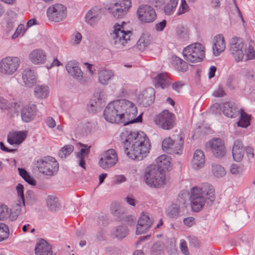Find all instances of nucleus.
<instances>
[{
  "instance_id": "7ed1b4c3",
  "label": "nucleus",
  "mask_w": 255,
  "mask_h": 255,
  "mask_svg": "<svg viewBox=\"0 0 255 255\" xmlns=\"http://www.w3.org/2000/svg\"><path fill=\"white\" fill-rule=\"evenodd\" d=\"M130 101L120 99L109 103L104 110L105 119L111 123L124 124L128 106L131 105Z\"/></svg>"
},
{
  "instance_id": "a18cd8bd",
  "label": "nucleus",
  "mask_w": 255,
  "mask_h": 255,
  "mask_svg": "<svg viewBox=\"0 0 255 255\" xmlns=\"http://www.w3.org/2000/svg\"><path fill=\"white\" fill-rule=\"evenodd\" d=\"M21 201H19V203H16L10 210V213H9L8 217L11 221H14L16 220L19 214L21 212Z\"/></svg>"
},
{
  "instance_id": "cd10ccee",
  "label": "nucleus",
  "mask_w": 255,
  "mask_h": 255,
  "mask_svg": "<svg viewBox=\"0 0 255 255\" xmlns=\"http://www.w3.org/2000/svg\"><path fill=\"white\" fill-rule=\"evenodd\" d=\"M232 155L234 159L237 162L241 161L244 157V149L242 142L239 140H236L234 142Z\"/></svg>"
},
{
  "instance_id": "f3484780",
  "label": "nucleus",
  "mask_w": 255,
  "mask_h": 255,
  "mask_svg": "<svg viewBox=\"0 0 255 255\" xmlns=\"http://www.w3.org/2000/svg\"><path fill=\"white\" fill-rule=\"evenodd\" d=\"M130 103L131 105L128 106L127 112H126L124 126L131 123L141 122L142 121L141 115L135 118L137 114L136 107L132 102H130Z\"/></svg>"
},
{
  "instance_id": "79ce46f5",
  "label": "nucleus",
  "mask_w": 255,
  "mask_h": 255,
  "mask_svg": "<svg viewBox=\"0 0 255 255\" xmlns=\"http://www.w3.org/2000/svg\"><path fill=\"white\" fill-rule=\"evenodd\" d=\"M90 150L88 148H82L79 152L76 153V156L79 160V165L84 169L86 168L85 157L88 156Z\"/></svg>"
},
{
  "instance_id": "412c9836",
  "label": "nucleus",
  "mask_w": 255,
  "mask_h": 255,
  "mask_svg": "<svg viewBox=\"0 0 255 255\" xmlns=\"http://www.w3.org/2000/svg\"><path fill=\"white\" fill-rule=\"evenodd\" d=\"M36 115V105L29 104L22 108L21 112V117L22 121L28 123L33 120Z\"/></svg>"
},
{
  "instance_id": "9d476101",
  "label": "nucleus",
  "mask_w": 255,
  "mask_h": 255,
  "mask_svg": "<svg viewBox=\"0 0 255 255\" xmlns=\"http://www.w3.org/2000/svg\"><path fill=\"white\" fill-rule=\"evenodd\" d=\"M130 0H119L109 8V12L116 18H122L127 14L130 7Z\"/></svg>"
},
{
  "instance_id": "052dcab7",
  "label": "nucleus",
  "mask_w": 255,
  "mask_h": 255,
  "mask_svg": "<svg viewBox=\"0 0 255 255\" xmlns=\"http://www.w3.org/2000/svg\"><path fill=\"white\" fill-rule=\"evenodd\" d=\"M9 108V104L8 102L2 97H0V109L2 110H5Z\"/></svg>"
},
{
  "instance_id": "e2e57ef3",
  "label": "nucleus",
  "mask_w": 255,
  "mask_h": 255,
  "mask_svg": "<svg viewBox=\"0 0 255 255\" xmlns=\"http://www.w3.org/2000/svg\"><path fill=\"white\" fill-rule=\"evenodd\" d=\"M213 95L216 97H222L225 95V92L222 88L219 87L213 92Z\"/></svg>"
},
{
  "instance_id": "393cba45",
  "label": "nucleus",
  "mask_w": 255,
  "mask_h": 255,
  "mask_svg": "<svg viewBox=\"0 0 255 255\" xmlns=\"http://www.w3.org/2000/svg\"><path fill=\"white\" fill-rule=\"evenodd\" d=\"M35 253L36 255H51V247L45 240L41 239L36 245Z\"/></svg>"
},
{
  "instance_id": "58836bf2",
  "label": "nucleus",
  "mask_w": 255,
  "mask_h": 255,
  "mask_svg": "<svg viewBox=\"0 0 255 255\" xmlns=\"http://www.w3.org/2000/svg\"><path fill=\"white\" fill-rule=\"evenodd\" d=\"M111 211L112 214L120 220L124 218L125 209L121 208L118 203L113 202L111 206Z\"/></svg>"
},
{
  "instance_id": "5701e85b",
  "label": "nucleus",
  "mask_w": 255,
  "mask_h": 255,
  "mask_svg": "<svg viewBox=\"0 0 255 255\" xmlns=\"http://www.w3.org/2000/svg\"><path fill=\"white\" fill-rule=\"evenodd\" d=\"M222 110L224 114L229 118L237 117L240 113L241 110L238 109L236 105L233 102H226L223 104Z\"/></svg>"
},
{
  "instance_id": "0eeeda50",
  "label": "nucleus",
  "mask_w": 255,
  "mask_h": 255,
  "mask_svg": "<svg viewBox=\"0 0 255 255\" xmlns=\"http://www.w3.org/2000/svg\"><path fill=\"white\" fill-rule=\"evenodd\" d=\"M35 165L40 172L50 176L56 173L59 169L57 161L51 156H45L37 160Z\"/></svg>"
},
{
  "instance_id": "423d86ee",
  "label": "nucleus",
  "mask_w": 255,
  "mask_h": 255,
  "mask_svg": "<svg viewBox=\"0 0 255 255\" xmlns=\"http://www.w3.org/2000/svg\"><path fill=\"white\" fill-rule=\"evenodd\" d=\"M182 53L184 58L189 62H199L205 57V48L201 43H195L185 47Z\"/></svg>"
},
{
  "instance_id": "2eb2a0df",
  "label": "nucleus",
  "mask_w": 255,
  "mask_h": 255,
  "mask_svg": "<svg viewBox=\"0 0 255 255\" xmlns=\"http://www.w3.org/2000/svg\"><path fill=\"white\" fill-rule=\"evenodd\" d=\"M66 69L68 73L80 83L84 84L87 82V80L83 75V73L78 66V63L74 61L67 62Z\"/></svg>"
},
{
  "instance_id": "8fccbe9b",
  "label": "nucleus",
  "mask_w": 255,
  "mask_h": 255,
  "mask_svg": "<svg viewBox=\"0 0 255 255\" xmlns=\"http://www.w3.org/2000/svg\"><path fill=\"white\" fill-rule=\"evenodd\" d=\"M9 236V229L8 226L0 223V242L6 240Z\"/></svg>"
},
{
  "instance_id": "680f3d73",
  "label": "nucleus",
  "mask_w": 255,
  "mask_h": 255,
  "mask_svg": "<svg viewBox=\"0 0 255 255\" xmlns=\"http://www.w3.org/2000/svg\"><path fill=\"white\" fill-rule=\"evenodd\" d=\"M180 249L181 252L185 255H187L189 254L188 247L185 241H182L180 243Z\"/></svg>"
},
{
  "instance_id": "49530a36",
  "label": "nucleus",
  "mask_w": 255,
  "mask_h": 255,
  "mask_svg": "<svg viewBox=\"0 0 255 255\" xmlns=\"http://www.w3.org/2000/svg\"><path fill=\"white\" fill-rule=\"evenodd\" d=\"M149 44L150 40L149 39V37L145 34H143L138 40L137 42V46L140 50L143 51L149 45Z\"/></svg>"
},
{
  "instance_id": "864d4df0",
  "label": "nucleus",
  "mask_w": 255,
  "mask_h": 255,
  "mask_svg": "<svg viewBox=\"0 0 255 255\" xmlns=\"http://www.w3.org/2000/svg\"><path fill=\"white\" fill-rule=\"evenodd\" d=\"M9 210L7 206L5 205H0V220L8 217Z\"/></svg>"
},
{
  "instance_id": "bf43d9fd",
  "label": "nucleus",
  "mask_w": 255,
  "mask_h": 255,
  "mask_svg": "<svg viewBox=\"0 0 255 255\" xmlns=\"http://www.w3.org/2000/svg\"><path fill=\"white\" fill-rule=\"evenodd\" d=\"M166 21L163 20L162 21L157 23L155 25V29L156 31H162L166 25Z\"/></svg>"
},
{
  "instance_id": "37998d69",
  "label": "nucleus",
  "mask_w": 255,
  "mask_h": 255,
  "mask_svg": "<svg viewBox=\"0 0 255 255\" xmlns=\"http://www.w3.org/2000/svg\"><path fill=\"white\" fill-rule=\"evenodd\" d=\"M178 0H169V2L164 6L163 10L166 15H170L175 11Z\"/></svg>"
},
{
  "instance_id": "9b49d317",
  "label": "nucleus",
  "mask_w": 255,
  "mask_h": 255,
  "mask_svg": "<svg viewBox=\"0 0 255 255\" xmlns=\"http://www.w3.org/2000/svg\"><path fill=\"white\" fill-rule=\"evenodd\" d=\"M137 16L141 22L144 23L153 22L157 17L154 8L147 4L141 5L138 7L137 10Z\"/></svg>"
},
{
  "instance_id": "6e6552de",
  "label": "nucleus",
  "mask_w": 255,
  "mask_h": 255,
  "mask_svg": "<svg viewBox=\"0 0 255 255\" xmlns=\"http://www.w3.org/2000/svg\"><path fill=\"white\" fill-rule=\"evenodd\" d=\"M154 122L159 128L170 130L175 126V117L173 114L165 110L155 117Z\"/></svg>"
},
{
  "instance_id": "09e8293b",
  "label": "nucleus",
  "mask_w": 255,
  "mask_h": 255,
  "mask_svg": "<svg viewBox=\"0 0 255 255\" xmlns=\"http://www.w3.org/2000/svg\"><path fill=\"white\" fill-rule=\"evenodd\" d=\"M212 172L213 174L217 177H222L226 174V171L223 167L216 163L212 164Z\"/></svg>"
},
{
  "instance_id": "13d9d810",
  "label": "nucleus",
  "mask_w": 255,
  "mask_h": 255,
  "mask_svg": "<svg viewBox=\"0 0 255 255\" xmlns=\"http://www.w3.org/2000/svg\"><path fill=\"white\" fill-rule=\"evenodd\" d=\"M127 178L124 175H117L114 177V182L115 184H120L125 182Z\"/></svg>"
},
{
  "instance_id": "f704fd0d",
  "label": "nucleus",
  "mask_w": 255,
  "mask_h": 255,
  "mask_svg": "<svg viewBox=\"0 0 255 255\" xmlns=\"http://www.w3.org/2000/svg\"><path fill=\"white\" fill-rule=\"evenodd\" d=\"M156 87H161L162 89L165 88L171 83L169 78L166 73H161L155 77Z\"/></svg>"
},
{
  "instance_id": "3c124183",
  "label": "nucleus",
  "mask_w": 255,
  "mask_h": 255,
  "mask_svg": "<svg viewBox=\"0 0 255 255\" xmlns=\"http://www.w3.org/2000/svg\"><path fill=\"white\" fill-rule=\"evenodd\" d=\"M173 141L174 140L170 137L166 138L163 140L162 147L164 151L167 153L173 152V150H172V148H170V147L173 145Z\"/></svg>"
},
{
  "instance_id": "f03ea898",
  "label": "nucleus",
  "mask_w": 255,
  "mask_h": 255,
  "mask_svg": "<svg viewBox=\"0 0 255 255\" xmlns=\"http://www.w3.org/2000/svg\"><path fill=\"white\" fill-rule=\"evenodd\" d=\"M190 200L191 207L194 212L200 211L205 203L211 206L215 199V189L208 183H204L201 188L193 187L191 190Z\"/></svg>"
},
{
  "instance_id": "473e14b6",
  "label": "nucleus",
  "mask_w": 255,
  "mask_h": 255,
  "mask_svg": "<svg viewBox=\"0 0 255 255\" xmlns=\"http://www.w3.org/2000/svg\"><path fill=\"white\" fill-rule=\"evenodd\" d=\"M101 18V12L92 9L90 10L85 16L86 21L92 26L99 21Z\"/></svg>"
},
{
  "instance_id": "603ef678",
  "label": "nucleus",
  "mask_w": 255,
  "mask_h": 255,
  "mask_svg": "<svg viewBox=\"0 0 255 255\" xmlns=\"http://www.w3.org/2000/svg\"><path fill=\"white\" fill-rule=\"evenodd\" d=\"M163 248V247L162 243L160 242H156L153 245L151 248V254L152 255H157L159 254Z\"/></svg>"
},
{
  "instance_id": "4c0bfd02",
  "label": "nucleus",
  "mask_w": 255,
  "mask_h": 255,
  "mask_svg": "<svg viewBox=\"0 0 255 255\" xmlns=\"http://www.w3.org/2000/svg\"><path fill=\"white\" fill-rule=\"evenodd\" d=\"M183 136V134L180 132L178 135V141H176V142L175 141H174L173 142V145H172L170 147V148H172V150H173V152H167V153L176 154H180L181 149L184 144Z\"/></svg>"
},
{
  "instance_id": "c85d7f7f",
  "label": "nucleus",
  "mask_w": 255,
  "mask_h": 255,
  "mask_svg": "<svg viewBox=\"0 0 255 255\" xmlns=\"http://www.w3.org/2000/svg\"><path fill=\"white\" fill-rule=\"evenodd\" d=\"M29 58L34 64H42L46 59V55L42 50L35 49L31 52Z\"/></svg>"
},
{
  "instance_id": "c9c22d12",
  "label": "nucleus",
  "mask_w": 255,
  "mask_h": 255,
  "mask_svg": "<svg viewBox=\"0 0 255 255\" xmlns=\"http://www.w3.org/2000/svg\"><path fill=\"white\" fill-rule=\"evenodd\" d=\"M47 206L49 209L52 211H56L60 208V203L57 197L49 195L46 198Z\"/></svg>"
},
{
  "instance_id": "b1692460",
  "label": "nucleus",
  "mask_w": 255,
  "mask_h": 255,
  "mask_svg": "<svg viewBox=\"0 0 255 255\" xmlns=\"http://www.w3.org/2000/svg\"><path fill=\"white\" fill-rule=\"evenodd\" d=\"M22 79L25 85L30 87L36 83L37 76L34 70L27 68L22 71Z\"/></svg>"
},
{
  "instance_id": "a19ab883",
  "label": "nucleus",
  "mask_w": 255,
  "mask_h": 255,
  "mask_svg": "<svg viewBox=\"0 0 255 255\" xmlns=\"http://www.w3.org/2000/svg\"><path fill=\"white\" fill-rule=\"evenodd\" d=\"M180 207L176 204L170 205L166 210V213L169 218L176 219L179 216Z\"/></svg>"
},
{
  "instance_id": "f8f14e48",
  "label": "nucleus",
  "mask_w": 255,
  "mask_h": 255,
  "mask_svg": "<svg viewBox=\"0 0 255 255\" xmlns=\"http://www.w3.org/2000/svg\"><path fill=\"white\" fill-rule=\"evenodd\" d=\"M130 33V31H125L123 25H115L113 35V43L116 45L117 48L123 46L127 41L129 40Z\"/></svg>"
},
{
  "instance_id": "4d7b16f0",
  "label": "nucleus",
  "mask_w": 255,
  "mask_h": 255,
  "mask_svg": "<svg viewBox=\"0 0 255 255\" xmlns=\"http://www.w3.org/2000/svg\"><path fill=\"white\" fill-rule=\"evenodd\" d=\"M25 30L24 25L23 24H19L17 27L15 33L11 36V38L13 39L16 38L21 33L23 34Z\"/></svg>"
},
{
  "instance_id": "5fc2aeb1",
  "label": "nucleus",
  "mask_w": 255,
  "mask_h": 255,
  "mask_svg": "<svg viewBox=\"0 0 255 255\" xmlns=\"http://www.w3.org/2000/svg\"><path fill=\"white\" fill-rule=\"evenodd\" d=\"M189 7L186 2V0H181V4L179 7V11L178 12V15L182 14L185 12L189 11Z\"/></svg>"
},
{
  "instance_id": "6ab92c4d",
  "label": "nucleus",
  "mask_w": 255,
  "mask_h": 255,
  "mask_svg": "<svg viewBox=\"0 0 255 255\" xmlns=\"http://www.w3.org/2000/svg\"><path fill=\"white\" fill-rule=\"evenodd\" d=\"M210 146L214 155L218 158L223 157L226 150L224 143L220 138H215L209 142Z\"/></svg>"
},
{
  "instance_id": "4be33fe9",
  "label": "nucleus",
  "mask_w": 255,
  "mask_h": 255,
  "mask_svg": "<svg viewBox=\"0 0 255 255\" xmlns=\"http://www.w3.org/2000/svg\"><path fill=\"white\" fill-rule=\"evenodd\" d=\"M226 48L224 37L221 34L215 36L213 40V50L215 56H218L223 52Z\"/></svg>"
},
{
  "instance_id": "e433bc0d",
  "label": "nucleus",
  "mask_w": 255,
  "mask_h": 255,
  "mask_svg": "<svg viewBox=\"0 0 255 255\" xmlns=\"http://www.w3.org/2000/svg\"><path fill=\"white\" fill-rule=\"evenodd\" d=\"M128 229L125 226L120 225L114 228L112 234L118 240H122L127 236Z\"/></svg>"
},
{
  "instance_id": "69168bd1",
  "label": "nucleus",
  "mask_w": 255,
  "mask_h": 255,
  "mask_svg": "<svg viewBox=\"0 0 255 255\" xmlns=\"http://www.w3.org/2000/svg\"><path fill=\"white\" fill-rule=\"evenodd\" d=\"M245 74L247 78L250 80H253L255 76V72L251 69H247L245 70Z\"/></svg>"
},
{
  "instance_id": "72a5a7b5",
  "label": "nucleus",
  "mask_w": 255,
  "mask_h": 255,
  "mask_svg": "<svg viewBox=\"0 0 255 255\" xmlns=\"http://www.w3.org/2000/svg\"><path fill=\"white\" fill-rule=\"evenodd\" d=\"M171 63L174 68L179 72H185L188 68L186 62L176 56L172 57Z\"/></svg>"
},
{
  "instance_id": "39448f33",
  "label": "nucleus",
  "mask_w": 255,
  "mask_h": 255,
  "mask_svg": "<svg viewBox=\"0 0 255 255\" xmlns=\"http://www.w3.org/2000/svg\"><path fill=\"white\" fill-rule=\"evenodd\" d=\"M143 179L151 187L158 188L165 183V173L160 172L155 165H150L145 170Z\"/></svg>"
},
{
  "instance_id": "f257e3e1",
  "label": "nucleus",
  "mask_w": 255,
  "mask_h": 255,
  "mask_svg": "<svg viewBox=\"0 0 255 255\" xmlns=\"http://www.w3.org/2000/svg\"><path fill=\"white\" fill-rule=\"evenodd\" d=\"M122 134L126 137L124 142L125 152L129 158L140 161L146 156L151 145L144 132L127 129Z\"/></svg>"
},
{
  "instance_id": "4468645a",
  "label": "nucleus",
  "mask_w": 255,
  "mask_h": 255,
  "mask_svg": "<svg viewBox=\"0 0 255 255\" xmlns=\"http://www.w3.org/2000/svg\"><path fill=\"white\" fill-rule=\"evenodd\" d=\"M117 161L118 156L116 151L113 149H110L101 155L99 164L103 169H108L114 166Z\"/></svg>"
},
{
  "instance_id": "c756f323",
  "label": "nucleus",
  "mask_w": 255,
  "mask_h": 255,
  "mask_svg": "<svg viewBox=\"0 0 255 255\" xmlns=\"http://www.w3.org/2000/svg\"><path fill=\"white\" fill-rule=\"evenodd\" d=\"M26 137L23 131H12L7 135V141L10 144L20 143Z\"/></svg>"
},
{
  "instance_id": "c03bdc74",
  "label": "nucleus",
  "mask_w": 255,
  "mask_h": 255,
  "mask_svg": "<svg viewBox=\"0 0 255 255\" xmlns=\"http://www.w3.org/2000/svg\"><path fill=\"white\" fill-rule=\"evenodd\" d=\"M240 112H241L240 113V119L237 124L239 127L246 128L250 124V117L247 114L241 110Z\"/></svg>"
},
{
  "instance_id": "2f4dec72",
  "label": "nucleus",
  "mask_w": 255,
  "mask_h": 255,
  "mask_svg": "<svg viewBox=\"0 0 255 255\" xmlns=\"http://www.w3.org/2000/svg\"><path fill=\"white\" fill-rule=\"evenodd\" d=\"M105 102V97L102 93L97 94L95 96V99L91 102L90 107L93 109H90L88 107V109L89 112L95 113L98 109L100 108Z\"/></svg>"
},
{
  "instance_id": "7c9ffc66",
  "label": "nucleus",
  "mask_w": 255,
  "mask_h": 255,
  "mask_svg": "<svg viewBox=\"0 0 255 255\" xmlns=\"http://www.w3.org/2000/svg\"><path fill=\"white\" fill-rule=\"evenodd\" d=\"M114 72L110 70L101 69L98 72V80L102 85H106L114 77Z\"/></svg>"
},
{
  "instance_id": "6e6d98bb",
  "label": "nucleus",
  "mask_w": 255,
  "mask_h": 255,
  "mask_svg": "<svg viewBox=\"0 0 255 255\" xmlns=\"http://www.w3.org/2000/svg\"><path fill=\"white\" fill-rule=\"evenodd\" d=\"M177 33L179 37L183 40H186L188 38V30L187 28L184 26L179 28Z\"/></svg>"
},
{
  "instance_id": "0e129e2a",
  "label": "nucleus",
  "mask_w": 255,
  "mask_h": 255,
  "mask_svg": "<svg viewBox=\"0 0 255 255\" xmlns=\"http://www.w3.org/2000/svg\"><path fill=\"white\" fill-rule=\"evenodd\" d=\"M183 223L186 226L190 227L194 223V218L192 217H188L183 219Z\"/></svg>"
},
{
  "instance_id": "dca6fc26",
  "label": "nucleus",
  "mask_w": 255,
  "mask_h": 255,
  "mask_svg": "<svg viewBox=\"0 0 255 255\" xmlns=\"http://www.w3.org/2000/svg\"><path fill=\"white\" fill-rule=\"evenodd\" d=\"M16 190L18 196L21 199L23 206H25V201L26 204L32 205L36 203L37 200L35 194L31 190H28L25 193V200L23 193V186L21 184H18L16 186Z\"/></svg>"
},
{
  "instance_id": "de8ad7c7",
  "label": "nucleus",
  "mask_w": 255,
  "mask_h": 255,
  "mask_svg": "<svg viewBox=\"0 0 255 255\" xmlns=\"http://www.w3.org/2000/svg\"><path fill=\"white\" fill-rule=\"evenodd\" d=\"M74 146L72 145L68 144L64 146L59 151L58 155L62 159H65L73 151Z\"/></svg>"
},
{
  "instance_id": "774afa93",
  "label": "nucleus",
  "mask_w": 255,
  "mask_h": 255,
  "mask_svg": "<svg viewBox=\"0 0 255 255\" xmlns=\"http://www.w3.org/2000/svg\"><path fill=\"white\" fill-rule=\"evenodd\" d=\"M47 126L50 128H53L56 126L54 120L51 117H48L46 120Z\"/></svg>"
},
{
  "instance_id": "ddd939ff",
  "label": "nucleus",
  "mask_w": 255,
  "mask_h": 255,
  "mask_svg": "<svg viewBox=\"0 0 255 255\" xmlns=\"http://www.w3.org/2000/svg\"><path fill=\"white\" fill-rule=\"evenodd\" d=\"M47 14L50 20L56 22L61 21L66 17V7L61 4H55L48 8Z\"/></svg>"
},
{
  "instance_id": "a211bd4d",
  "label": "nucleus",
  "mask_w": 255,
  "mask_h": 255,
  "mask_svg": "<svg viewBox=\"0 0 255 255\" xmlns=\"http://www.w3.org/2000/svg\"><path fill=\"white\" fill-rule=\"evenodd\" d=\"M153 221L150 219L148 215L144 213H142L140 217L139 218L136 225V234H142L146 233L149 230Z\"/></svg>"
},
{
  "instance_id": "20e7f679",
  "label": "nucleus",
  "mask_w": 255,
  "mask_h": 255,
  "mask_svg": "<svg viewBox=\"0 0 255 255\" xmlns=\"http://www.w3.org/2000/svg\"><path fill=\"white\" fill-rule=\"evenodd\" d=\"M254 42L251 40L248 49L243 39L234 37L231 39L230 44V52L234 57L236 61H247L255 58V51L253 48Z\"/></svg>"
},
{
  "instance_id": "a878e982",
  "label": "nucleus",
  "mask_w": 255,
  "mask_h": 255,
  "mask_svg": "<svg viewBox=\"0 0 255 255\" xmlns=\"http://www.w3.org/2000/svg\"><path fill=\"white\" fill-rule=\"evenodd\" d=\"M171 158L168 155L162 154L156 159L157 165H155L160 172L165 173L166 170H169L170 167Z\"/></svg>"
},
{
  "instance_id": "bb28decb",
  "label": "nucleus",
  "mask_w": 255,
  "mask_h": 255,
  "mask_svg": "<svg viewBox=\"0 0 255 255\" xmlns=\"http://www.w3.org/2000/svg\"><path fill=\"white\" fill-rule=\"evenodd\" d=\"M205 155L203 152L199 149L196 150L194 153L192 160V166L194 169H199L203 167L205 164Z\"/></svg>"
},
{
  "instance_id": "338daca9",
  "label": "nucleus",
  "mask_w": 255,
  "mask_h": 255,
  "mask_svg": "<svg viewBox=\"0 0 255 255\" xmlns=\"http://www.w3.org/2000/svg\"><path fill=\"white\" fill-rule=\"evenodd\" d=\"M184 85V83L181 81H177L172 84V88L179 92L181 88Z\"/></svg>"
},
{
  "instance_id": "aec40b11",
  "label": "nucleus",
  "mask_w": 255,
  "mask_h": 255,
  "mask_svg": "<svg viewBox=\"0 0 255 255\" xmlns=\"http://www.w3.org/2000/svg\"><path fill=\"white\" fill-rule=\"evenodd\" d=\"M155 91L153 88H149L144 90L139 97V103L143 107H148L154 101Z\"/></svg>"
},
{
  "instance_id": "ea45409f",
  "label": "nucleus",
  "mask_w": 255,
  "mask_h": 255,
  "mask_svg": "<svg viewBox=\"0 0 255 255\" xmlns=\"http://www.w3.org/2000/svg\"><path fill=\"white\" fill-rule=\"evenodd\" d=\"M34 94L36 97L44 99L47 97L49 94V88L45 86H36L34 88Z\"/></svg>"
},
{
  "instance_id": "1a4fd4ad",
  "label": "nucleus",
  "mask_w": 255,
  "mask_h": 255,
  "mask_svg": "<svg viewBox=\"0 0 255 255\" xmlns=\"http://www.w3.org/2000/svg\"><path fill=\"white\" fill-rule=\"evenodd\" d=\"M20 60L16 57H6L0 61V73L4 76L12 75L18 69Z\"/></svg>"
}]
</instances>
